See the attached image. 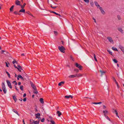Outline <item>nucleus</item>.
Masks as SVG:
<instances>
[{
  "instance_id": "f257e3e1",
  "label": "nucleus",
  "mask_w": 124,
  "mask_h": 124,
  "mask_svg": "<svg viewBox=\"0 0 124 124\" xmlns=\"http://www.w3.org/2000/svg\"><path fill=\"white\" fill-rule=\"evenodd\" d=\"M58 48L61 52L63 53H64V50H65V49L63 46H59L58 47Z\"/></svg>"
},
{
  "instance_id": "f03ea898",
  "label": "nucleus",
  "mask_w": 124,
  "mask_h": 124,
  "mask_svg": "<svg viewBox=\"0 0 124 124\" xmlns=\"http://www.w3.org/2000/svg\"><path fill=\"white\" fill-rule=\"evenodd\" d=\"M107 39L112 44L114 43L113 40L111 37H107Z\"/></svg>"
},
{
  "instance_id": "7ed1b4c3",
  "label": "nucleus",
  "mask_w": 124,
  "mask_h": 124,
  "mask_svg": "<svg viewBox=\"0 0 124 124\" xmlns=\"http://www.w3.org/2000/svg\"><path fill=\"white\" fill-rule=\"evenodd\" d=\"M75 65L76 67L78 68L80 70H82V67L81 66V65L78 64V63H76Z\"/></svg>"
},
{
  "instance_id": "20e7f679",
  "label": "nucleus",
  "mask_w": 124,
  "mask_h": 124,
  "mask_svg": "<svg viewBox=\"0 0 124 124\" xmlns=\"http://www.w3.org/2000/svg\"><path fill=\"white\" fill-rule=\"evenodd\" d=\"M7 82L8 86L11 89L12 88V86L11 85V84L10 82L8 80L7 81Z\"/></svg>"
},
{
  "instance_id": "39448f33",
  "label": "nucleus",
  "mask_w": 124,
  "mask_h": 124,
  "mask_svg": "<svg viewBox=\"0 0 124 124\" xmlns=\"http://www.w3.org/2000/svg\"><path fill=\"white\" fill-rule=\"evenodd\" d=\"M94 3L95 4V5L97 7V8H100V7H101L98 4V3L96 1H94Z\"/></svg>"
},
{
  "instance_id": "423d86ee",
  "label": "nucleus",
  "mask_w": 124,
  "mask_h": 124,
  "mask_svg": "<svg viewBox=\"0 0 124 124\" xmlns=\"http://www.w3.org/2000/svg\"><path fill=\"white\" fill-rule=\"evenodd\" d=\"M31 120H30V122L31 123V124H33V123H34L35 124H38L39 123V121H33V122H32V123H31Z\"/></svg>"
},
{
  "instance_id": "0eeeda50",
  "label": "nucleus",
  "mask_w": 124,
  "mask_h": 124,
  "mask_svg": "<svg viewBox=\"0 0 124 124\" xmlns=\"http://www.w3.org/2000/svg\"><path fill=\"white\" fill-rule=\"evenodd\" d=\"M31 85L34 91H36L37 90L36 87L33 84L31 83Z\"/></svg>"
},
{
  "instance_id": "6e6552de",
  "label": "nucleus",
  "mask_w": 124,
  "mask_h": 124,
  "mask_svg": "<svg viewBox=\"0 0 124 124\" xmlns=\"http://www.w3.org/2000/svg\"><path fill=\"white\" fill-rule=\"evenodd\" d=\"M40 114L39 113H38L37 114H35V116H36V118H38V119H40V118L39 117H38V116H40Z\"/></svg>"
},
{
  "instance_id": "1a4fd4ad",
  "label": "nucleus",
  "mask_w": 124,
  "mask_h": 124,
  "mask_svg": "<svg viewBox=\"0 0 124 124\" xmlns=\"http://www.w3.org/2000/svg\"><path fill=\"white\" fill-rule=\"evenodd\" d=\"M15 4L17 5H20V2L18 0H16L15 2Z\"/></svg>"
},
{
  "instance_id": "9d476101",
  "label": "nucleus",
  "mask_w": 124,
  "mask_h": 124,
  "mask_svg": "<svg viewBox=\"0 0 124 124\" xmlns=\"http://www.w3.org/2000/svg\"><path fill=\"white\" fill-rule=\"evenodd\" d=\"M113 79L115 81V82L116 83V84L117 86V87L118 88H119V86L118 85V83L117 82V81H116V80L115 78L114 77H113Z\"/></svg>"
},
{
  "instance_id": "9b49d317",
  "label": "nucleus",
  "mask_w": 124,
  "mask_h": 124,
  "mask_svg": "<svg viewBox=\"0 0 124 124\" xmlns=\"http://www.w3.org/2000/svg\"><path fill=\"white\" fill-rule=\"evenodd\" d=\"M100 10L101 13L103 15H104L105 14V11H104V10L102 8V7H100V8L99 9Z\"/></svg>"
},
{
  "instance_id": "f8f14e48",
  "label": "nucleus",
  "mask_w": 124,
  "mask_h": 124,
  "mask_svg": "<svg viewBox=\"0 0 124 124\" xmlns=\"http://www.w3.org/2000/svg\"><path fill=\"white\" fill-rule=\"evenodd\" d=\"M117 29L118 31L121 32V33H123L124 31L122 28H118Z\"/></svg>"
},
{
  "instance_id": "ddd939ff",
  "label": "nucleus",
  "mask_w": 124,
  "mask_h": 124,
  "mask_svg": "<svg viewBox=\"0 0 124 124\" xmlns=\"http://www.w3.org/2000/svg\"><path fill=\"white\" fill-rule=\"evenodd\" d=\"M56 114H58V115L59 117L61 115H62L61 113L59 111H57L56 112Z\"/></svg>"
},
{
  "instance_id": "4468645a",
  "label": "nucleus",
  "mask_w": 124,
  "mask_h": 124,
  "mask_svg": "<svg viewBox=\"0 0 124 124\" xmlns=\"http://www.w3.org/2000/svg\"><path fill=\"white\" fill-rule=\"evenodd\" d=\"M69 77L70 78H73L75 77H76V74H75L74 75H70L69 76Z\"/></svg>"
},
{
  "instance_id": "2eb2a0df",
  "label": "nucleus",
  "mask_w": 124,
  "mask_h": 124,
  "mask_svg": "<svg viewBox=\"0 0 124 124\" xmlns=\"http://www.w3.org/2000/svg\"><path fill=\"white\" fill-rule=\"evenodd\" d=\"M119 48L121 49V50L123 52V54H124V48L121 46H120Z\"/></svg>"
},
{
  "instance_id": "dca6fc26",
  "label": "nucleus",
  "mask_w": 124,
  "mask_h": 124,
  "mask_svg": "<svg viewBox=\"0 0 124 124\" xmlns=\"http://www.w3.org/2000/svg\"><path fill=\"white\" fill-rule=\"evenodd\" d=\"M65 98H71V99L73 98V96L71 95H69V96H65Z\"/></svg>"
},
{
  "instance_id": "f3484780",
  "label": "nucleus",
  "mask_w": 124,
  "mask_h": 124,
  "mask_svg": "<svg viewBox=\"0 0 124 124\" xmlns=\"http://www.w3.org/2000/svg\"><path fill=\"white\" fill-rule=\"evenodd\" d=\"M1 86H2V89L6 88L5 87V84L4 82H2V83L1 84Z\"/></svg>"
},
{
  "instance_id": "a211bd4d",
  "label": "nucleus",
  "mask_w": 124,
  "mask_h": 124,
  "mask_svg": "<svg viewBox=\"0 0 124 124\" xmlns=\"http://www.w3.org/2000/svg\"><path fill=\"white\" fill-rule=\"evenodd\" d=\"M18 77H19V78L21 79L22 80H24V79L23 77L20 75H18Z\"/></svg>"
},
{
  "instance_id": "6ab92c4d",
  "label": "nucleus",
  "mask_w": 124,
  "mask_h": 124,
  "mask_svg": "<svg viewBox=\"0 0 124 124\" xmlns=\"http://www.w3.org/2000/svg\"><path fill=\"white\" fill-rule=\"evenodd\" d=\"M100 71L101 73V76H102L103 75V74L105 73V72L104 71H102L101 70H100Z\"/></svg>"
},
{
  "instance_id": "aec40b11",
  "label": "nucleus",
  "mask_w": 124,
  "mask_h": 124,
  "mask_svg": "<svg viewBox=\"0 0 124 124\" xmlns=\"http://www.w3.org/2000/svg\"><path fill=\"white\" fill-rule=\"evenodd\" d=\"M13 98L15 102H16V101L17 100V99L16 98V96H13Z\"/></svg>"
},
{
  "instance_id": "412c9836",
  "label": "nucleus",
  "mask_w": 124,
  "mask_h": 124,
  "mask_svg": "<svg viewBox=\"0 0 124 124\" xmlns=\"http://www.w3.org/2000/svg\"><path fill=\"white\" fill-rule=\"evenodd\" d=\"M76 77H81L82 76V75L81 74H76Z\"/></svg>"
},
{
  "instance_id": "4be33fe9",
  "label": "nucleus",
  "mask_w": 124,
  "mask_h": 124,
  "mask_svg": "<svg viewBox=\"0 0 124 124\" xmlns=\"http://www.w3.org/2000/svg\"><path fill=\"white\" fill-rule=\"evenodd\" d=\"M43 99L42 98H40V101L41 103L43 104L44 103V101H43Z\"/></svg>"
},
{
  "instance_id": "5701e85b",
  "label": "nucleus",
  "mask_w": 124,
  "mask_h": 124,
  "mask_svg": "<svg viewBox=\"0 0 124 124\" xmlns=\"http://www.w3.org/2000/svg\"><path fill=\"white\" fill-rule=\"evenodd\" d=\"M64 83V82H61L58 84V85L59 86H61L62 85V84H63Z\"/></svg>"
},
{
  "instance_id": "b1692460",
  "label": "nucleus",
  "mask_w": 124,
  "mask_h": 124,
  "mask_svg": "<svg viewBox=\"0 0 124 124\" xmlns=\"http://www.w3.org/2000/svg\"><path fill=\"white\" fill-rule=\"evenodd\" d=\"M25 10L23 8H22V9L20 10L19 11V12H22L23 13H24L25 12Z\"/></svg>"
},
{
  "instance_id": "393cba45",
  "label": "nucleus",
  "mask_w": 124,
  "mask_h": 124,
  "mask_svg": "<svg viewBox=\"0 0 124 124\" xmlns=\"http://www.w3.org/2000/svg\"><path fill=\"white\" fill-rule=\"evenodd\" d=\"M112 49L114 50L117 51H118V50H117V49L115 47H112Z\"/></svg>"
},
{
  "instance_id": "a878e982",
  "label": "nucleus",
  "mask_w": 124,
  "mask_h": 124,
  "mask_svg": "<svg viewBox=\"0 0 124 124\" xmlns=\"http://www.w3.org/2000/svg\"><path fill=\"white\" fill-rule=\"evenodd\" d=\"M90 4L92 7H93L94 6L93 2V1L91 0L90 1Z\"/></svg>"
},
{
  "instance_id": "bb28decb",
  "label": "nucleus",
  "mask_w": 124,
  "mask_h": 124,
  "mask_svg": "<svg viewBox=\"0 0 124 124\" xmlns=\"http://www.w3.org/2000/svg\"><path fill=\"white\" fill-rule=\"evenodd\" d=\"M14 7V5H13L11 6V8H10V11H13V8Z\"/></svg>"
},
{
  "instance_id": "cd10ccee",
  "label": "nucleus",
  "mask_w": 124,
  "mask_h": 124,
  "mask_svg": "<svg viewBox=\"0 0 124 124\" xmlns=\"http://www.w3.org/2000/svg\"><path fill=\"white\" fill-rule=\"evenodd\" d=\"M17 69L18 70V69H20L22 70H23L22 69L21 67L19 65H18L17 66Z\"/></svg>"
},
{
  "instance_id": "c85d7f7f",
  "label": "nucleus",
  "mask_w": 124,
  "mask_h": 124,
  "mask_svg": "<svg viewBox=\"0 0 124 124\" xmlns=\"http://www.w3.org/2000/svg\"><path fill=\"white\" fill-rule=\"evenodd\" d=\"M113 61L116 63H117L118 62V61L116 59H113Z\"/></svg>"
},
{
  "instance_id": "c756f323",
  "label": "nucleus",
  "mask_w": 124,
  "mask_h": 124,
  "mask_svg": "<svg viewBox=\"0 0 124 124\" xmlns=\"http://www.w3.org/2000/svg\"><path fill=\"white\" fill-rule=\"evenodd\" d=\"M87 4L89 3V0H83Z\"/></svg>"
},
{
  "instance_id": "7c9ffc66",
  "label": "nucleus",
  "mask_w": 124,
  "mask_h": 124,
  "mask_svg": "<svg viewBox=\"0 0 124 124\" xmlns=\"http://www.w3.org/2000/svg\"><path fill=\"white\" fill-rule=\"evenodd\" d=\"M26 4V3H24V4L23 5L21 6V8H23L25 6V5Z\"/></svg>"
},
{
  "instance_id": "2f4dec72",
  "label": "nucleus",
  "mask_w": 124,
  "mask_h": 124,
  "mask_svg": "<svg viewBox=\"0 0 124 124\" xmlns=\"http://www.w3.org/2000/svg\"><path fill=\"white\" fill-rule=\"evenodd\" d=\"M26 13L32 16L33 17V16L32 15V14L29 12L27 11L26 12Z\"/></svg>"
},
{
  "instance_id": "473e14b6",
  "label": "nucleus",
  "mask_w": 124,
  "mask_h": 124,
  "mask_svg": "<svg viewBox=\"0 0 124 124\" xmlns=\"http://www.w3.org/2000/svg\"><path fill=\"white\" fill-rule=\"evenodd\" d=\"M93 55H94V59L97 62V59H96V56H95V54H93Z\"/></svg>"
},
{
  "instance_id": "72a5a7b5",
  "label": "nucleus",
  "mask_w": 124,
  "mask_h": 124,
  "mask_svg": "<svg viewBox=\"0 0 124 124\" xmlns=\"http://www.w3.org/2000/svg\"><path fill=\"white\" fill-rule=\"evenodd\" d=\"M23 85H20V88L21 90L22 91H23Z\"/></svg>"
},
{
  "instance_id": "f704fd0d",
  "label": "nucleus",
  "mask_w": 124,
  "mask_h": 124,
  "mask_svg": "<svg viewBox=\"0 0 124 124\" xmlns=\"http://www.w3.org/2000/svg\"><path fill=\"white\" fill-rule=\"evenodd\" d=\"M51 12L53 13H54L55 14H56V15H59V16H61L60 15V14L56 13L55 12H54V11H52Z\"/></svg>"
},
{
  "instance_id": "c9c22d12",
  "label": "nucleus",
  "mask_w": 124,
  "mask_h": 124,
  "mask_svg": "<svg viewBox=\"0 0 124 124\" xmlns=\"http://www.w3.org/2000/svg\"><path fill=\"white\" fill-rule=\"evenodd\" d=\"M13 111L16 113V114H17L19 116V114L18 113V112L16 111L14 109L13 110Z\"/></svg>"
},
{
  "instance_id": "e433bc0d",
  "label": "nucleus",
  "mask_w": 124,
  "mask_h": 124,
  "mask_svg": "<svg viewBox=\"0 0 124 124\" xmlns=\"http://www.w3.org/2000/svg\"><path fill=\"white\" fill-rule=\"evenodd\" d=\"M12 83L13 84H14L16 85H17V83H16V81H14L12 82Z\"/></svg>"
},
{
  "instance_id": "4c0bfd02",
  "label": "nucleus",
  "mask_w": 124,
  "mask_h": 124,
  "mask_svg": "<svg viewBox=\"0 0 124 124\" xmlns=\"http://www.w3.org/2000/svg\"><path fill=\"white\" fill-rule=\"evenodd\" d=\"M74 71H76L77 73L78 72H79V70L78 69H75Z\"/></svg>"
},
{
  "instance_id": "58836bf2",
  "label": "nucleus",
  "mask_w": 124,
  "mask_h": 124,
  "mask_svg": "<svg viewBox=\"0 0 124 124\" xmlns=\"http://www.w3.org/2000/svg\"><path fill=\"white\" fill-rule=\"evenodd\" d=\"M107 51L109 53V54H110L111 55H112V52H111L110 51V50H107Z\"/></svg>"
},
{
  "instance_id": "ea45409f",
  "label": "nucleus",
  "mask_w": 124,
  "mask_h": 124,
  "mask_svg": "<svg viewBox=\"0 0 124 124\" xmlns=\"http://www.w3.org/2000/svg\"><path fill=\"white\" fill-rule=\"evenodd\" d=\"M34 93L35 94H37L38 93V92L36 91H33Z\"/></svg>"
},
{
  "instance_id": "a19ab883",
  "label": "nucleus",
  "mask_w": 124,
  "mask_h": 124,
  "mask_svg": "<svg viewBox=\"0 0 124 124\" xmlns=\"http://www.w3.org/2000/svg\"><path fill=\"white\" fill-rule=\"evenodd\" d=\"M6 73L7 74L8 77L9 78H10V74L8 73V72L7 71L6 72Z\"/></svg>"
},
{
  "instance_id": "79ce46f5",
  "label": "nucleus",
  "mask_w": 124,
  "mask_h": 124,
  "mask_svg": "<svg viewBox=\"0 0 124 124\" xmlns=\"http://www.w3.org/2000/svg\"><path fill=\"white\" fill-rule=\"evenodd\" d=\"M117 18L119 20H120L121 19V18L120 17V16H117Z\"/></svg>"
},
{
  "instance_id": "37998d69",
  "label": "nucleus",
  "mask_w": 124,
  "mask_h": 124,
  "mask_svg": "<svg viewBox=\"0 0 124 124\" xmlns=\"http://www.w3.org/2000/svg\"><path fill=\"white\" fill-rule=\"evenodd\" d=\"M103 112L104 114H106L108 112V111L107 110L103 111Z\"/></svg>"
},
{
  "instance_id": "c03bdc74",
  "label": "nucleus",
  "mask_w": 124,
  "mask_h": 124,
  "mask_svg": "<svg viewBox=\"0 0 124 124\" xmlns=\"http://www.w3.org/2000/svg\"><path fill=\"white\" fill-rule=\"evenodd\" d=\"M50 122L51 123H52V124H55V123L53 121H52V120H51L50 121Z\"/></svg>"
},
{
  "instance_id": "a18cd8bd",
  "label": "nucleus",
  "mask_w": 124,
  "mask_h": 124,
  "mask_svg": "<svg viewBox=\"0 0 124 124\" xmlns=\"http://www.w3.org/2000/svg\"><path fill=\"white\" fill-rule=\"evenodd\" d=\"M14 13L15 14H18V15H20V14H18L17 12V11H15L14 12Z\"/></svg>"
},
{
  "instance_id": "49530a36",
  "label": "nucleus",
  "mask_w": 124,
  "mask_h": 124,
  "mask_svg": "<svg viewBox=\"0 0 124 124\" xmlns=\"http://www.w3.org/2000/svg\"><path fill=\"white\" fill-rule=\"evenodd\" d=\"M54 33L55 35H56L57 34V31H54Z\"/></svg>"
},
{
  "instance_id": "de8ad7c7",
  "label": "nucleus",
  "mask_w": 124,
  "mask_h": 124,
  "mask_svg": "<svg viewBox=\"0 0 124 124\" xmlns=\"http://www.w3.org/2000/svg\"><path fill=\"white\" fill-rule=\"evenodd\" d=\"M106 118H107V119L109 121H110V119L108 116H106Z\"/></svg>"
},
{
  "instance_id": "09e8293b",
  "label": "nucleus",
  "mask_w": 124,
  "mask_h": 124,
  "mask_svg": "<svg viewBox=\"0 0 124 124\" xmlns=\"http://www.w3.org/2000/svg\"><path fill=\"white\" fill-rule=\"evenodd\" d=\"M3 91L5 94H6L7 92V90L6 89L5 90H4Z\"/></svg>"
},
{
  "instance_id": "8fccbe9b",
  "label": "nucleus",
  "mask_w": 124,
  "mask_h": 124,
  "mask_svg": "<svg viewBox=\"0 0 124 124\" xmlns=\"http://www.w3.org/2000/svg\"><path fill=\"white\" fill-rule=\"evenodd\" d=\"M12 62L14 64L15 63H17V62L15 60H14V61H13Z\"/></svg>"
},
{
  "instance_id": "3c124183",
  "label": "nucleus",
  "mask_w": 124,
  "mask_h": 124,
  "mask_svg": "<svg viewBox=\"0 0 124 124\" xmlns=\"http://www.w3.org/2000/svg\"><path fill=\"white\" fill-rule=\"evenodd\" d=\"M45 119L44 118H42L41 120V121L42 122H43L44 121Z\"/></svg>"
},
{
  "instance_id": "603ef678",
  "label": "nucleus",
  "mask_w": 124,
  "mask_h": 124,
  "mask_svg": "<svg viewBox=\"0 0 124 124\" xmlns=\"http://www.w3.org/2000/svg\"><path fill=\"white\" fill-rule=\"evenodd\" d=\"M70 58H71V59L73 61H74V60L73 58V57L71 55L70 56Z\"/></svg>"
},
{
  "instance_id": "864d4df0",
  "label": "nucleus",
  "mask_w": 124,
  "mask_h": 124,
  "mask_svg": "<svg viewBox=\"0 0 124 124\" xmlns=\"http://www.w3.org/2000/svg\"><path fill=\"white\" fill-rule=\"evenodd\" d=\"M92 104H98V102H92Z\"/></svg>"
},
{
  "instance_id": "5fc2aeb1",
  "label": "nucleus",
  "mask_w": 124,
  "mask_h": 124,
  "mask_svg": "<svg viewBox=\"0 0 124 124\" xmlns=\"http://www.w3.org/2000/svg\"><path fill=\"white\" fill-rule=\"evenodd\" d=\"M23 100V101H25L26 100V98H24Z\"/></svg>"
},
{
  "instance_id": "6e6d98bb",
  "label": "nucleus",
  "mask_w": 124,
  "mask_h": 124,
  "mask_svg": "<svg viewBox=\"0 0 124 124\" xmlns=\"http://www.w3.org/2000/svg\"><path fill=\"white\" fill-rule=\"evenodd\" d=\"M116 114L117 116V117H118V118H119V116L118 115V112H116Z\"/></svg>"
},
{
  "instance_id": "4d7b16f0",
  "label": "nucleus",
  "mask_w": 124,
  "mask_h": 124,
  "mask_svg": "<svg viewBox=\"0 0 124 124\" xmlns=\"http://www.w3.org/2000/svg\"><path fill=\"white\" fill-rule=\"evenodd\" d=\"M26 96V94L25 93H24L23 94V97H24L25 96Z\"/></svg>"
},
{
  "instance_id": "13d9d810",
  "label": "nucleus",
  "mask_w": 124,
  "mask_h": 124,
  "mask_svg": "<svg viewBox=\"0 0 124 124\" xmlns=\"http://www.w3.org/2000/svg\"><path fill=\"white\" fill-rule=\"evenodd\" d=\"M103 108L104 109H105L106 108V107L105 105H103Z\"/></svg>"
},
{
  "instance_id": "bf43d9fd",
  "label": "nucleus",
  "mask_w": 124,
  "mask_h": 124,
  "mask_svg": "<svg viewBox=\"0 0 124 124\" xmlns=\"http://www.w3.org/2000/svg\"><path fill=\"white\" fill-rule=\"evenodd\" d=\"M35 111H38V110L37 108V107H36V108H35Z\"/></svg>"
},
{
  "instance_id": "052dcab7",
  "label": "nucleus",
  "mask_w": 124,
  "mask_h": 124,
  "mask_svg": "<svg viewBox=\"0 0 124 124\" xmlns=\"http://www.w3.org/2000/svg\"><path fill=\"white\" fill-rule=\"evenodd\" d=\"M93 20H94V22L95 23H96V20H95V19L94 18H93Z\"/></svg>"
},
{
  "instance_id": "680f3d73",
  "label": "nucleus",
  "mask_w": 124,
  "mask_h": 124,
  "mask_svg": "<svg viewBox=\"0 0 124 124\" xmlns=\"http://www.w3.org/2000/svg\"><path fill=\"white\" fill-rule=\"evenodd\" d=\"M6 66L7 67H8V64L6 62Z\"/></svg>"
},
{
  "instance_id": "e2e57ef3",
  "label": "nucleus",
  "mask_w": 124,
  "mask_h": 124,
  "mask_svg": "<svg viewBox=\"0 0 124 124\" xmlns=\"http://www.w3.org/2000/svg\"><path fill=\"white\" fill-rule=\"evenodd\" d=\"M101 103H102L101 102H98V104H101Z\"/></svg>"
},
{
  "instance_id": "0e129e2a",
  "label": "nucleus",
  "mask_w": 124,
  "mask_h": 124,
  "mask_svg": "<svg viewBox=\"0 0 124 124\" xmlns=\"http://www.w3.org/2000/svg\"><path fill=\"white\" fill-rule=\"evenodd\" d=\"M18 70L20 72L22 71L21 70H21V69H18Z\"/></svg>"
},
{
  "instance_id": "69168bd1",
  "label": "nucleus",
  "mask_w": 124,
  "mask_h": 124,
  "mask_svg": "<svg viewBox=\"0 0 124 124\" xmlns=\"http://www.w3.org/2000/svg\"><path fill=\"white\" fill-rule=\"evenodd\" d=\"M21 84V83L20 82H19L18 83V85H20Z\"/></svg>"
},
{
  "instance_id": "338daca9",
  "label": "nucleus",
  "mask_w": 124,
  "mask_h": 124,
  "mask_svg": "<svg viewBox=\"0 0 124 124\" xmlns=\"http://www.w3.org/2000/svg\"><path fill=\"white\" fill-rule=\"evenodd\" d=\"M2 90H3V91L4 90H5L6 89V88H2Z\"/></svg>"
},
{
  "instance_id": "774afa93",
  "label": "nucleus",
  "mask_w": 124,
  "mask_h": 124,
  "mask_svg": "<svg viewBox=\"0 0 124 124\" xmlns=\"http://www.w3.org/2000/svg\"><path fill=\"white\" fill-rule=\"evenodd\" d=\"M114 111H115V113H116V112H117V111H116V110H114Z\"/></svg>"
}]
</instances>
